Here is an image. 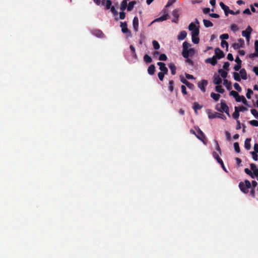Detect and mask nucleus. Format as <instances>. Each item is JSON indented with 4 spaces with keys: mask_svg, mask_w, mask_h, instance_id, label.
Here are the masks:
<instances>
[{
    "mask_svg": "<svg viewBox=\"0 0 258 258\" xmlns=\"http://www.w3.org/2000/svg\"><path fill=\"white\" fill-rule=\"evenodd\" d=\"M189 30L191 31V37H198L200 33L199 29L196 25L191 23L188 26Z\"/></svg>",
    "mask_w": 258,
    "mask_h": 258,
    "instance_id": "7ed1b4c3",
    "label": "nucleus"
},
{
    "mask_svg": "<svg viewBox=\"0 0 258 258\" xmlns=\"http://www.w3.org/2000/svg\"><path fill=\"white\" fill-rule=\"evenodd\" d=\"M136 2L135 1L130 2L127 6V10L128 11H131L133 9L134 5L136 4Z\"/></svg>",
    "mask_w": 258,
    "mask_h": 258,
    "instance_id": "c85d7f7f",
    "label": "nucleus"
},
{
    "mask_svg": "<svg viewBox=\"0 0 258 258\" xmlns=\"http://www.w3.org/2000/svg\"><path fill=\"white\" fill-rule=\"evenodd\" d=\"M172 16L174 18H176L177 20H178L179 18V10L178 9H175L172 12Z\"/></svg>",
    "mask_w": 258,
    "mask_h": 258,
    "instance_id": "72a5a7b5",
    "label": "nucleus"
},
{
    "mask_svg": "<svg viewBox=\"0 0 258 258\" xmlns=\"http://www.w3.org/2000/svg\"><path fill=\"white\" fill-rule=\"evenodd\" d=\"M241 68V64L237 63V64L235 65L233 69L235 71H238Z\"/></svg>",
    "mask_w": 258,
    "mask_h": 258,
    "instance_id": "69168bd1",
    "label": "nucleus"
},
{
    "mask_svg": "<svg viewBox=\"0 0 258 258\" xmlns=\"http://www.w3.org/2000/svg\"><path fill=\"white\" fill-rule=\"evenodd\" d=\"M250 111L254 117L256 119H258V111L255 109H251Z\"/></svg>",
    "mask_w": 258,
    "mask_h": 258,
    "instance_id": "37998d69",
    "label": "nucleus"
},
{
    "mask_svg": "<svg viewBox=\"0 0 258 258\" xmlns=\"http://www.w3.org/2000/svg\"><path fill=\"white\" fill-rule=\"evenodd\" d=\"M220 38L222 40L227 39L229 38V35L228 34H223L220 36Z\"/></svg>",
    "mask_w": 258,
    "mask_h": 258,
    "instance_id": "0e129e2a",
    "label": "nucleus"
},
{
    "mask_svg": "<svg viewBox=\"0 0 258 258\" xmlns=\"http://www.w3.org/2000/svg\"><path fill=\"white\" fill-rule=\"evenodd\" d=\"M255 57H258V49H255V51L253 53H251L249 55V57L250 58H253Z\"/></svg>",
    "mask_w": 258,
    "mask_h": 258,
    "instance_id": "ea45409f",
    "label": "nucleus"
},
{
    "mask_svg": "<svg viewBox=\"0 0 258 258\" xmlns=\"http://www.w3.org/2000/svg\"><path fill=\"white\" fill-rule=\"evenodd\" d=\"M92 33L94 35L99 38H102L104 36L103 33L101 30L98 29L93 30Z\"/></svg>",
    "mask_w": 258,
    "mask_h": 258,
    "instance_id": "2eb2a0df",
    "label": "nucleus"
},
{
    "mask_svg": "<svg viewBox=\"0 0 258 258\" xmlns=\"http://www.w3.org/2000/svg\"><path fill=\"white\" fill-rule=\"evenodd\" d=\"M249 123L250 125L254 126H258V121L256 120H250Z\"/></svg>",
    "mask_w": 258,
    "mask_h": 258,
    "instance_id": "864d4df0",
    "label": "nucleus"
},
{
    "mask_svg": "<svg viewBox=\"0 0 258 258\" xmlns=\"http://www.w3.org/2000/svg\"><path fill=\"white\" fill-rule=\"evenodd\" d=\"M133 26L134 31L137 32L138 31L139 19L137 16H135L133 21Z\"/></svg>",
    "mask_w": 258,
    "mask_h": 258,
    "instance_id": "ddd939ff",
    "label": "nucleus"
},
{
    "mask_svg": "<svg viewBox=\"0 0 258 258\" xmlns=\"http://www.w3.org/2000/svg\"><path fill=\"white\" fill-rule=\"evenodd\" d=\"M186 86L190 89H191V90H193L195 88V86L194 84H192V83H190L189 82H188L187 84L186 85Z\"/></svg>",
    "mask_w": 258,
    "mask_h": 258,
    "instance_id": "e2e57ef3",
    "label": "nucleus"
},
{
    "mask_svg": "<svg viewBox=\"0 0 258 258\" xmlns=\"http://www.w3.org/2000/svg\"><path fill=\"white\" fill-rule=\"evenodd\" d=\"M221 45L223 48L226 47L227 49L228 48V43L224 40H222Z\"/></svg>",
    "mask_w": 258,
    "mask_h": 258,
    "instance_id": "de8ad7c7",
    "label": "nucleus"
},
{
    "mask_svg": "<svg viewBox=\"0 0 258 258\" xmlns=\"http://www.w3.org/2000/svg\"><path fill=\"white\" fill-rule=\"evenodd\" d=\"M229 94L230 95L232 96L235 98L237 102H239L242 101L244 105L248 106L247 101L243 96L239 95L237 92L233 90L230 91Z\"/></svg>",
    "mask_w": 258,
    "mask_h": 258,
    "instance_id": "f03ea898",
    "label": "nucleus"
},
{
    "mask_svg": "<svg viewBox=\"0 0 258 258\" xmlns=\"http://www.w3.org/2000/svg\"><path fill=\"white\" fill-rule=\"evenodd\" d=\"M187 35V33L185 31H182L180 32L178 35L177 38L179 40H182L184 39Z\"/></svg>",
    "mask_w": 258,
    "mask_h": 258,
    "instance_id": "412c9836",
    "label": "nucleus"
},
{
    "mask_svg": "<svg viewBox=\"0 0 258 258\" xmlns=\"http://www.w3.org/2000/svg\"><path fill=\"white\" fill-rule=\"evenodd\" d=\"M229 12V14H230L231 15H238L240 13V11L239 10H237V11L236 12H234L232 10H230L229 11H228Z\"/></svg>",
    "mask_w": 258,
    "mask_h": 258,
    "instance_id": "774afa93",
    "label": "nucleus"
},
{
    "mask_svg": "<svg viewBox=\"0 0 258 258\" xmlns=\"http://www.w3.org/2000/svg\"><path fill=\"white\" fill-rule=\"evenodd\" d=\"M197 131V134H196V136L198 139L202 141L205 144H206V141L207 139L204 134V133L202 132V131L199 128L197 127L196 128Z\"/></svg>",
    "mask_w": 258,
    "mask_h": 258,
    "instance_id": "423d86ee",
    "label": "nucleus"
},
{
    "mask_svg": "<svg viewBox=\"0 0 258 258\" xmlns=\"http://www.w3.org/2000/svg\"><path fill=\"white\" fill-rule=\"evenodd\" d=\"M110 11H111V13L113 14L114 16H116V15H118V12L115 10V9L114 6H112L110 8Z\"/></svg>",
    "mask_w": 258,
    "mask_h": 258,
    "instance_id": "6e6d98bb",
    "label": "nucleus"
},
{
    "mask_svg": "<svg viewBox=\"0 0 258 258\" xmlns=\"http://www.w3.org/2000/svg\"><path fill=\"white\" fill-rule=\"evenodd\" d=\"M169 17V16L168 14L163 15L162 16L155 19L153 22H152V23H153L154 22H155V21H156V22L164 21L167 20V19Z\"/></svg>",
    "mask_w": 258,
    "mask_h": 258,
    "instance_id": "a211bd4d",
    "label": "nucleus"
},
{
    "mask_svg": "<svg viewBox=\"0 0 258 258\" xmlns=\"http://www.w3.org/2000/svg\"><path fill=\"white\" fill-rule=\"evenodd\" d=\"M127 7V3L125 1H123L121 3L120 6V10L123 11H124Z\"/></svg>",
    "mask_w": 258,
    "mask_h": 258,
    "instance_id": "7c9ffc66",
    "label": "nucleus"
},
{
    "mask_svg": "<svg viewBox=\"0 0 258 258\" xmlns=\"http://www.w3.org/2000/svg\"><path fill=\"white\" fill-rule=\"evenodd\" d=\"M229 66H230V63L227 61V62H224L223 68L224 70L228 71L229 70Z\"/></svg>",
    "mask_w": 258,
    "mask_h": 258,
    "instance_id": "4d7b16f0",
    "label": "nucleus"
},
{
    "mask_svg": "<svg viewBox=\"0 0 258 258\" xmlns=\"http://www.w3.org/2000/svg\"><path fill=\"white\" fill-rule=\"evenodd\" d=\"M253 92L250 89H247V92L246 94V96L248 99L251 98V95L253 94Z\"/></svg>",
    "mask_w": 258,
    "mask_h": 258,
    "instance_id": "8fccbe9b",
    "label": "nucleus"
},
{
    "mask_svg": "<svg viewBox=\"0 0 258 258\" xmlns=\"http://www.w3.org/2000/svg\"><path fill=\"white\" fill-rule=\"evenodd\" d=\"M218 73L221 75V77L225 79V78L227 76V72L226 71H224L222 69H219L218 70Z\"/></svg>",
    "mask_w": 258,
    "mask_h": 258,
    "instance_id": "473e14b6",
    "label": "nucleus"
},
{
    "mask_svg": "<svg viewBox=\"0 0 258 258\" xmlns=\"http://www.w3.org/2000/svg\"><path fill=\"white\" fill-rule=\"evenodd\" d=\"M166 75L165 74L162 73V72H159L158 74V76L159 79V80L161 81H162L164 79V75Z\"/></svg>",
    "mask_w": 258,
    "mask_h": 258,
    "instance_id": "5fc2aeb1",
    "label": "nucleus"
},
{
    "mask_svg": "<svg viewBox=\"0 0 258 258\" xmlns=\"http://www.w3.org/2000/svg\"><path fill=\"white\" fill-rule=\"evenodd\" d=\"M252 31V28L250 26H248L245 30L242 31V35L245 37L247 40L248 41L250 37V34Z\"/></svg>",
    "mask_w": 258,
    "mask_h": 258,
    "instance_id": "6e6552de",
    "label": "nucleus"
},
{
    "mask_svg": "<svg viewBox=\"0 0 258 258\" xmlns=\"http://www.w3.org/2000/svg\"><path fill=\"white\" fill-rule=\"evenodd\" d=\"M233 86L235 89L237 91L240 92L241 91V88L238 83H235L233 85Z\"/></svg>",
    "mask_w": 258,
    "mask_h": 258,
    "instance_id": "603ef678",
    "label": "nucleus"
},
{
    "mask_svg": "<svg viewBox=\"0 0 258 258\" xmlns=\"http://www.w3.org/2000/svg\"><path fill=\"white\" fill-rule=\"evenodd\" d=\"M144 60L147 63H149L152 62V58L148 54H145L144 56Z\"/></svg>",
    "mask_w": 258,
    "mask_h": 258,
    "instance_id": "2f4dec72",
    "label": "nucleus"
},
{
    "mask_svg": "<svg viewBox=\"0 0 258 258\" xmlns=\"http://www.w3.org/2000/svg\"><path fill=\"white\" fill-rule=\"evenodd\" d=\"M181 92H182V94L184 95H186L187 92H186V89L185 86L184 85H182L181 86Z\"/></svg>",
    "mask_w": 258,
    "mask_h": 258,
    "instance_id": "680f3d73",
    "label": "nucleus"
},
{
    "mask_svg": "<svg viewBox=\"0 0 258 258\" xmlns=\"http://www.w3.org/2000/svg\"><path fill=\"white\" fill-rule=\"evenodd\" d=\"M214 142L215 143V145H216V150L219 153V154L221 155V149L220 148V146L219 145V144H218V142L217 140H215L214 141Z\"/></svg>",
    "mask_w": 258,
    "mask_h": 258,
    "instance_id": "09e8293b",
    "label": "nucleus"
},
{
    "mask_svg": "<svg viewBox=\"0 0 258 258\" xmlns=\"http://www.w3.org/2000/svg\"><path fill=\"white\" fill-rule=\"evenodd\" d=\"M205 61L207 63L211 64L212 66H215L217 63V58L215 56L207 58Z\"/></svg>",
    "mask_w": 258,
    "mask_h": 258,
    "instance_id": "4468645a",
    "label": "nucleus"
},
{
    "mask_svg": "<svg viewBox=\"0 0 258 258\" xmlns=\"http://www.w3.org/2000/svg\"><path fill=\"white\" fill-rule=\"evenodd\" d=\"M215 90L216 92L222 94L225 91L224 89L222 88L221 85L216 86L215 87Z\"/></svg>",
    "mask_w": 258,
    "mask_h": 258,
    "instance_id": "f704fd0d",
    "label": "nucleus"
},
{
    "mask_svg": "<svg viewBox=\"0 0 258 258\" xmlns=\"http://www.w3.org/2000/svg\"><path fill=\"white\" fill-rule=\"evenodd\" d=\"M233 77L234 80L237 82H240L241 81V77L237 72L233 73Z\"/></svg>",
    "mask_w": 258,
    "mask_h": 258,
    "instance_id": "c9c22d12",
    "label": "nucleus"
},
{
    "mask_svg": "<svg viewBox=\"0 0 258 258\" xmlns=\"http://www.w3.org/2000/svg\"><path fill=\"white\" fill-rule=\"evenodd\" d=\"M192 41L195 44H198L200 41L199 38L198 37H191Z\"/></svg>",
    "mask_w": 258,
    "mask_h": 258,
    "instance_id": "bf43d9fd",
    "label": "nucleus"
},
{
    "mask_svg": "<svg viewBox=\"0 0 258 258\" xmlns=\"http://www.w3.org/2000/svg\"><path fill=\"white\" fill-rule=\"evenodd\" d=\"M213 83L217 85H220V84L222 83V79L219 77V76H217L214 77Z\"/></svg>",
    "mask_w": 258,
    "mask_h": 258,
    "instance_id": "a878e982",
    "label": "nucleus"
},
{
    "mask_svg": "<svg viewBox=\"0 0 258 258\" xmlns=\"http://www.w3.org/2000/svg\"><path fill=\"white\" fill-rule=\"evenodd\" d=\"M207 113L208 114V117L210 119H214L215 118H220L224 120L226 119V116L223 114L216 112L212 113L211 112L210 110H208Z\"/></svg>",
    "mask_w": 258,
    "mask_h": 258,
    "instance_id": "20e7f679",
    "label": "nucleus"
},
{
    "mask_svg": "<svg viewBox=\"0 0 258 258\" xmlns=\"http://www.w3.org/2000/svg\"><path fill=\"white\" fill-rule=\"evenodd\" d=\"M167 59V57L165 54H161L159 57V60L161 61H165Z\"/></svg>",
    "mask_w": 258,
    "mask_h": 258,
    "instance_id": "49530a36",
    "label": "nucleus"
},
{
    "mask_svg": "<svg viewBox=\"0 0 258 258\" xmlns=\"http://www.w3.org/2000/svg\"><path fill=\"white\" fill-rule=\"evenodd\" d=\"M223 84L227 87V89H231V83L227 79H224Z\"/></svg>",
    "mask_w": 258,
    "mask_h": 258,
    "instance_id": "e433bc0d",
    "label": "nucleus"
},
{
    "mask_svg": "<svg viewBox=\"0 0 258 258\" xmlns=\"http://www.w3.org/2000/svg\"><path fill=\"white\" fill-rule=\"evenodd\" d=\"M169 68L171 70V73L172 75H174L176 74V67L173 62H170L168 64Z\"/></svg>",
    "mask_w": 258,
    "mask_h": 258,
    "instance_id": "f3484780",
    "label": "nucleus"
},
{
    "mask_svg": "<svg viewBox=\"0 0 258 258\" xmlns=\"http://www.w3.org/2000/svg\"><path fill=\"white\" fill-rule=\"evenodd\" d=\"M169 90L172 92L173 91V85H174V82L173 80H170L169 81Z\"/></svg>",
    "mask_w": 258,
    "mask_h": 258,
    "instance_id": "a18cd8bd",
    "label": "nucleus"
},
{
    "mask_svg": "<svg viewBox=\"0 0 258 258\" xmlns=\"http://www.w3.org/2000/svg\"><path fill=\"white\" fill-rule=\"evenodd\" d=\"M220 112H224L229 117L230 116L229 107L224 100H221Z\"/></svg>",
    "mask_w": 258,
    "mask_h": 258,
    "instance_id": "39448f33",
    "label": "nucleus"
},
{
    "mask_svg": "<svg viewBox=\"0 0 258 258\" xmlns=\"http://www.w3.org/2000/svg\"><path fill=\"white\" fill-rule=\"evenodd\" d=\"M231 30L233 31H236L238 30L237 26L235 24H232L230 27Z\"/></svg>",
    "mask_w": 258,
    "mask_h": 258,
    "instance_id": "13d9d810",
    "label": "nucleus"
},
{
    "mask_svg": "<svg viewBox=\"0 0 258 258\" xmlns=\"http://www.w3.org/2000/svg\"><path fill=\"white\" fill-rule=\"evenodd\" d=\"M220 6L222 8V9L224 11L225 15L228 16V14H229L228 11H230L229 7L226 6L223 2L220 3Z\"/></svg>",
    "mask_w": 258,
    "mask_h": 258,
    "instance_id": "dca6fc26",
    "label": "nucleus"
},
{
    "mask_svg": "<svg viewBox=\"0 0 258 258\" xmlns=\"http://www.w3.org/2000/svg\"><path fill=\"white\" fill-rule=\"evenodd\" d=\"M106 4V9L109 10L112 7V2L110 0H102V4L104 5Z\"/></svg>",
    "mask_w": 258,
    "mask_h": 258,
    "instance_id": "4be33fe9",
    "label": "nucleus"
},
{
    "mask_svg": "<svg viewBox=\"0 0 258 258\" xmlns=\"http://www.w3.org/2000/svg\"><path fill=\"white\" fill-rule=\"evenodd\" d=\"M239 74H240L241 78L243 80L247 79V73L244 69H242L240 70Z\"/></svg>",
    "mask_w": 258,
    "mask_h": 258,
    "instance_id": "5701e85b",
    "label": "nucleus"
},
{
    "mask_svg": "<svg viewBox=\"0 0 258 258\" xmlns=\"http://www.w3.org/2000/svg\"><path fill=\"white\" fill-rule=\"evenodd\" d=\"M182 55L183 57L188 58L189 55V51H188V50H183Z\"/></svg>",
    "mask_w": 258,
    "mask_h": 258,
    "instance_id": "58836bf2",
    "label": "nucleus"
},
{
    "mask_svg": "<svg viewBox=\"0 0 258 258\" xmlns=\"http://www.w3.org/2000/svg\"><path fill=\"white\" fill-rule=\"evenodd\" d=\"M207 84H208V81L206 80H203L201 82L198 83V86L203 92H205V91H206L205 86H207Z\"/></svg>",
    "mask_w": 258,
    "mask_h": 258,
    "instance_id": "9d476101",
    "label": "nucleus"
},
{
    "mask_svg": "<svg viewBox=\"0 0 258 258\" xmlns=\"http://www.w3.org/2000/svg\"><path fill=\"white\" fill-rule=\"evenodd\" d=\"M157 64L159 66L160 72H162L165 74L168 73V69L166 67L165 63L162 62H158Z\"/></svg>",
    "mask_w": 258,
    "mask_h": 258,
    "instance_id": "9b49d317",
    "label": "nucleus"
},
{
    "mask_svg": "<svg viewBox=\"0 0 258 258\" xmlns=\"http://www.w3.org/2000/svg\"><path fill=\"white\" fill-rule=\"evenodd\" d=\"M244 172L247 175H249L252 178H254V175L253 173L248 168H245Z\"/></svg>",
    "mask_w": 258,
    "mask_h": 258,
    "instance_id": "4c0bfd02",
    "label": "nucleus"
},
{
    "mask_svg": "<svg viewBox=\"0 0 258 258\" xmlns=\"http://www.w3.org/2000/svg\"><path fill=\"white\" fill-rule=\"evenodd\" d=\"M202 107L203 106L201 105L199 103H198L197 102H195L194 103L193 109H194L196 113H197V110L199 109H201Z\"/></svg>",
    "mask_w": 258,
    "mask_h": 258,
    "instance_id": "bb28decb",
    "label": "nucleus"
},
{
    "mask_svg": "<svg viewBox=\"0 0 258 258\" xmlns=\"http://www.w3.org/2000/svg\"><path fill=\"white\" fill-rule=\"evenodd\" d=\"M211 97L216 101L219 100L220 95L219 94H216L214 92L211 93Z\"/></svg>",
    "mask_w": 258,
    "mask_h": 258,
    "instance_id": "c756f323",
    "label": "nucleus"
},
{
    "mask_svg": "<svg viewBox=\"0 0 258 258\" xmlns=\"http://www.w3.org/2000/svg\"><path fill=\"white\" fill-rule=\"evenodd\" d=\"M120 27L121 28V31L123 33L127 34L128 37H132L131 32L128 29L127 23L126 22H120Z\"/></svg>",
    "mask_w": 258,
    "mask_h": 258,
    "instance_id": "0eeeda50",
    "label": "nucleus"
},
{
    "mask_svg": "<svg viewBox=\"0 0 258 258\" xmlns=\"http://www.w3.org/2000/svg\"><path fill=\"white\" fill-rule=\"evenodd\" d=\"M238 186L240 190L244 194H247L249 191V189L251 188V183L247 179L245 180L243 182L240 181L239 183Z\"/></svg>",
    "mask_w": 258,
    "mask_h": 258,
    "instance_id": "f257e3e1",
    "label": "nucleus"
},
{
    "mask_svg": "<svg viewBox=\"0 0 258 258\" xmlns=\"http://www.w3.org/2000/svg\"><path fill=\"white\" fill-rule=\"evenodd\" d=\"M175 2H176V0H168V2L166 5V8H168L169 6H171Z\"/></svg>",
    "mask_w": 258,
    "mask_h": 258,
    "instance_id": "052dcab7",
    "label": "nucleus"
},
{
    "mask_svg": "<svg viewBox=\"0 0 258 258\" xmlns=\"http://www.w3.org/2000/svg\"><path fill=\"white\" fill-rule=\"evenodd\" d=\"M250 141L251 139L250 138H247L246 139L245 142H244V147L246 150H249L250 149Z\"/></svg>",
    "mask_w": 258,
    "mask_h": 258,
    "instance_id": "b1692460",
    "label": "nucleus"
},
{
    "mask_svg": "<svg viewBox=\"0 0 258 258\" xmlns=\"http://www.w3.org/2000/svg\"><path fill=\"white\" fill-rule=\"evenodd\" d=\"M216 55L215 56L217 59H221L225 56V54L220 48H216L215 49Z\"/></svg>",
    "mask_w": 258,
    "mask_h": 258,
    "instance_id": "f8f14e48",
    "label": "nucleus"
},
{
    "mask_svg": "<svg viewBox=\"0 0 258 258\" xmlns=\"http://www.w3.org/2000/svg\"><path fill=\"white\" fill-rule=\"evenodd\" d=\"M234 150L236 153H239L240 152V150L239 144L238 142H235L234 143Z\"/></svg>",
    "mask_w": 258,
    "mask_h": 258,
    "instance_id": "79ce46f5",
    "label": "nucleus"
},
{
    "mask_svg": "<svg viewBox=\"0 0 258 258\" xmlns=\"http://www.w3.org/2000/svg\"><path fill=\"white\" fill-rule=\"evenodd\" d=\"M213 156L214 158L217 160V161L220 164H223V162L222 160L220 158L218 154L216 152L214 151L213 152Z\"/></svg>",
    "mask_w": 258,
    "mask_h": 258,
    "instance_id": "6ab92c4d",
    "label": "nucleus"
},
{
    "mask_svg": "<svg viewBox=\"0 0 258 258\" xmlns=\"http://www.w3.org/2000/svg\"><path fill=\"white\" fill-rule=\"evenodd\" d=\"M125 17V13L123 12H121L119 13V18L121 20H123Z\"/></svg>",
    "mask_w": 258,
    "mask_h": 258,
    "instance_id": "338daca9",
    "label": "nucleus"
},
{
    "mask_svg": "<svg viewBox=\"0 0 258 258\" xmlns=\"http://www.w3.org/2000/svg\"><path fill=\"white\" fill-rule=\"evenodd\" d=\"M239 116V111L238 110V107H235V111L232 114V117L234 119H237Z\"/></svg>",
    "mask_w": 258,
    "mask_h": 258,
    "instance_id": "393cba45",
    "label": "nucleus"
},
{
    "mask_svg": "<svg viewBox=\"0 0 258 258\" xmlns=\"http://www.w3.org/2000/svg\"><path fill=\"white\" fill-rule=\"evenodd\" d=\"M238 43H234L233 44L232 46L235 50L238 49L241 47H243L244 45V41L241 38L238 40Z\"/></svg>",
    "mask_w": 258,
    "mask_h": 258,
    "instance_id": "1a4fd4ad",
    "label": "nucleus"
},
{
    "mask_svg": "<svg viewBox=\"0 0 258 258\" xmlns=\"http://www.w3.org/2000/svg\"><path fill=\"white\" fill-rule=\"evenodd\" d=\"M257 152H251V154L252 155V158L254 161H257L258 160V155L256 153Z\"/></svg>",
    "mask_w": 258,
    "mask_h": 258,
    "instance_id": "3c124183",
    "label": "nucleus"
},
{
    "mask_svg": "<svg viewBox=\"0 0 258 258\" xmlns=\"http://www.w3.org/2000/svg\"><path fill=\"white\" fill-rule=\"evenodd\" d=\"M152 44L155 49L158 50L160 48V44L156 40H153L152 42Z\"/></svg>",
    "mask_w": 258,
    "mask_h": 258,
    "instance_id": "a19ab883",
    "label": "nucleus"
},
{
    "mask_svg": "<svg viewBox=\"0 0 258 258\" xmlns=\"http://www.w3.org/2000/svg\"><path fill=\"white\" fill-rule=\"evenodd\" d=\"M203 23L205 27L206 28L212 27L213 26V24L210 21L208 20L204 19Z\"/></svg>",
    "mask_w": 258,
    "mask_h": 258,
    "instance_id": "cd10ccee",
    "label": "nucleus"
},
{
    "mask_svg": "<svg viewBox=\"0 0 258 258\" xmlns=\"http://www.w3.org/2000/svg\"><path fill=\"white\" fill-rule=\"evenodd\" d=\"M190 46V44L186 41L183 43V50H188V48Z\"/></svg>",
    "mask_w": 258,
    "mask_h": 258,
    "instance_id": "c03bdc74",
    "label": "nucleus"
},
{
    "mask_svg": "<svg viewBox=\"0 0 258 258\" xmlns=\"http://www.w3.org/2000/svg\"><path fill=\"white\" fill-rule=\"evenodd\" d=\"M148 73L150 75H153L154 74L155 72V66L154 64H151L148 68Z\"/></svg>",
    "mask_w": 258,
    "mask_h": 258,
    "instance_id": "aec40b11",
    "label": "nucleus"
}]
</instances>
